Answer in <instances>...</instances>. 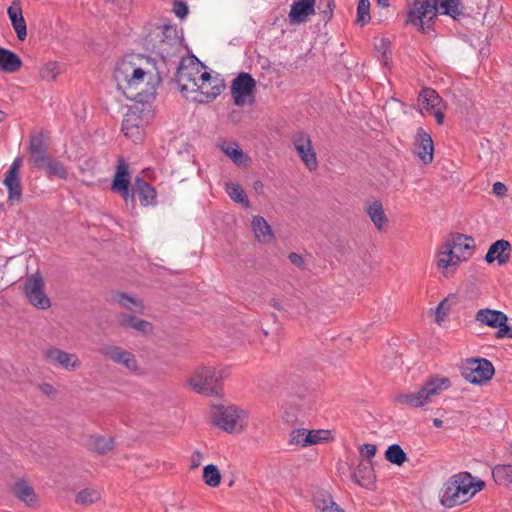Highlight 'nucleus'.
<instances>
[{
	"mask_svg": "<svg viewBox=\"0 0 512 512\" xmlns=\"http://www.w3.org/2000/svg\"><path fill=\"white\" fill-rule=\"evenodd\" d=\"M173 12L177 17L183 19L188 14V6L182 1L175 0L173 3Z\"/></svg>",
	"mask_w": 512,
	"mask_h": 512,
	"instance_id": "52",
	"label": "nucleus"
},
{
	"mask_svg": "<svg viewBox=\"0 0 512 512\" xmlns=\"http://www.w3.org/2000/svg\"><path fill=\"white\" fill-rule=\"evenodd\" d=\"M88 448L99 455H104L114 448V441L112 438L100 435L91 436L88 441Z\"/></svg>",
	"mask_w": 512,
	"mask_h": 512,
	"instance_id": "34",
	"label": "nucleus"
},
{
	"mask_svg": "<svg viewBox=\"0 0 512 512\" xmlns=\"http://www.w3.org/2000/svg\"><path fill=\"white\" fill-rule=\"evenodd\" d=\"M36 145V157L50 154L51 137L50 132L39 129L34 130V146Z\"/></svg>",
	"mask_w": 512,
	"mask_h": 512,
	"instance_id": "32",
	"label": "nucleus"
},
{
	"mask_svg": "<svg viewBox=\"0 0 512 512\" xmlns=\"http://www.w3.org/2000/svg\"><path fill=\"white\" fill-rule=\"evenodd\" d=\"M292 143L306 168L310 171L316 170L318 161L310 136L302 131L296 132L292 136Z\"/></svg>",
	"mask_w": 512,
	"mask_h": 512,
	"instance_id": "11",
	"label": "nucleus"
},
{
	"mask_svg": "<svg viewBox=\"0 0 512 512\" xmlns=\"http://www.w3.org/2000/svg\"><path fill=\"white\" fill-rule=\"evenodd\" d=\"M390 42L385 38H380L375 42V48L382 53V62L386 65L390 58L391 52L389 50Z\"/></svg>",
	"mask_w": 512,
	"mask_h": 512,
	"instance_id": "48",
	"label": "nucleus"
},
{
	"mask_svg": "<svg viewBox=\"0 0 512 512\" xmlns=\"http://www.w3.org/2000/svg\"><path fill=\"white\" fill-rule=\"evenodd\" d=\"M223 370H216L213 367H201L195 370L188 379V385L197 393L207 396H218L221 394V379L224 377Z\"/></svg>",
	"mask_w": 512,
	"mask_h": 512,
	"instance_id": "5",
	"label": "nucleus"
},
{
	"mask_svg": "<svg viewBox=\"0 0 512 512\" xmlns=\"http://www.w3.org/2000/svg\"><path fill=\"white\" fill-rule=\"evenodd\" d=\"M252 228L255 237L260 242H269L273 238V233L270 225L261 216H255L252 220Z\"/></svg>",
	"mask_w": 512,
	"mask_h": 512,
	"instance_id": "33",
	"label": "nucleus"
},
{
	"mask_svg": "<svg viewBox=\"0 0 512 512\" xmlns=\"http://www.w3.org/2000/svg\"><path fill=\"white\" fill-rule=\"evenodd\" d=\"M450 385L448 378H431L416 392L400 393L396 395L395 401L411 408L422 407L431 401V397L440 394Z\"/></svg>",
	"mask_w": 512,
	"mask_h": 512,
	"instance_id": "4",
	"label": "nucleus"
},
{
	"mask_svg": "<svg viewBox=\"0 0 512 512\" xmlns=\"http://www.w3.org/2000/svg\"><path fill=\"white\" fill-rule=\"evenodd\" d=\"M124 135L133 142L142 140L144 133V121L135 109H129L122 121Z\"/></svg>",
	"mask_w": 512,
	"mask_h": 512,
	"instance_id": "19",
	"label": "nucleus"
},
{
	"mask_svg": "<svg viewBox=\"0 0 512 512\" xmlns=\"http://www.w3.org/2000/svg\"><path fill=\"white\" fill-rule=\"evenodd\" d=\"M221 151L229 157L235 164L240 165L243 162L244 152L239 148L238 144L231 141H224L219 145Z\"/></svg>",
	"mask_w": 512,
	"mask_h": 512,
	"instance_id": "38",
	"label": "nucleus"
},
{
	"mask_svg": "<svg viewBox=\"0 0 512 512\" xmlns=\"http://www.w3.org/2000/svg\"><path fill=\"white\" fill-rule=\"evenodd\" d=\"M450 246L456 251V253L463 254L464 252L469 253V257L472 255V249L474 247V240L472 237L461 234L452 233L446 239Z\"/></svg>",
	"mask_w": 512,
	"mask_h": 512,
	"instance_id": "31",
	"label": "nucleus"
},
{
	"mask_svg": "<svg viewBox=\"0 0 512 512\" xmlns=\"http://www.w3.org/2000/svg\"><path fill=\"white\" fill-rule=\"evenodd\" d=\"M365 211L375 227L379 231H382L387 223V216L384 212L382 203L379 200H374L370 203H367L365 206Z\"/></svg>",
	"mask_w": 512,
	"mask_h": 512,
	"instance_id": "30",
	"label": "nucleus"
},
{
	"mask_svg": "<svg viewBox=\"0 0 512 512\" xmlns=\"http://www.w3.org/2000/svg\"><path fill=\"white\" fill-rule=\"evenodd\" d=\"M330 432L328 430H310L306 432L305 443L308 446L318 444L329 438Z\"/></svg>",
	"mask_w": 512,
	"mask_h": 512,
	"instance_id": "45",
	"label": "nucleus"
},
{
	"mask_svg": "<svg viewBox=\"0 0 512 512\" xmlns=\"http://www.w3.org/2000/svg\"><path fill=\"white\" fill-rule=\"evenodd\" d=\"M461 375L472 384H484L494 375L493 364L485 358L466 359L460 365Z\"/></svg>",
	"mask_w": 512,
	"mask_h": 512,
	"instance_id": "7",
	"label": "nucleus"
},
{
	"mask_svg": "<svg viewBox=\"0 0 512 512\" xmlns=\"http://www.w3.org/2000/svg\"><path fill=\"white\" fill-rule=\"evenodd\" d=\"M43 355L51 365L66 371H74L81 366V362L76 354L66 352L56 347L45 349Z\"/></svg>",
	"mask_w": 512,
	"mask_h": 512,
	"instance_id": "18",
	"label": "nucleus"
},
{
	"mask_svg": "<svg viewBox=\"0 0 512 512\" xmlns=\"http://www.w3.org/2000/svg\"><path fill=\"white\" fill-rule=\"evenodd\" d=\"M378 5L383 7V8H387L389 7V0H376Z\"/></svg>",
	"mask_w": 512,
	"mask_h": 512,
	"instance_id": "62",
	"label": "nucleus"
},
{
	"mask_svg": "<svg viewBox=\"0 0 512 512\" xmlns=\"http://www.w3.org/2000/svg\"><path fill=\"white\" fill-rule=\"evenodd\" d=\"M7 13L12 23V26L17 34V38L23 41L27 36V27L25 20L22 16L21 8L14 2L13 5H11L8 8Z\"/></svg>",
	"mask_w": 512,
	"mask_h": 512,
	"instance_id": "29",
	"label": "nucleus"
},
{
	"mask_svg": "<svg viewBox=\"0 0 512 512\" xmlns=\"http://www.w3.org/2000/svg\"><path fill=\"white\" fill-rule=\"evenodd\" d=\"M473 486V477L470 473L462 472L449 478L440 491L441 503L448 508L466 502Z\"/></svg>",
	"mask_w": 512,
	"mask_h": 512,
	"instance_id": "3",
	"label": "nucleus"
},
{
	"mask_svg": "<svg viewBox=\"0 0 512 512\" xmlns=\"http://www.w3.org/2000/svg\"><path fill=\"white\" fill-rule=\"evenodd\" d=\"M131 193H134V196H138L140 204L144 207L157 204L155 188L140 177L135 178Z\"/></svg>",
	"mask_w": 512,
	"mask_h": 512,
	"instance_id": "24",
	"label": "nucleus"
},
{
	"mask_svg": "<svg viewBox=\"0 0 512 512\" xmlns=\"http://www.w3.org/2000/svg\"><path fill=\"white\" fill-rule=\"evenodd\" d=\"M418 106L421 114H433L439 125L444 122V103L438 93L432 88H424L418 96Z\"/></svg>",
	"mask_w": 512,
	"mask_h": 512,
	"instance_id": "10",
	"label": "nucleus"
},
{
	"mask_svg": "<svg viewBox=\"0 0 512 512\" xmlns=\"http://www.w3.org/2000/svg\"><path fill=\"white\" fill-rule=\"evenodd\" d=\"M485 486V483L483 481H478L476 483H473L472 488L474 489L472 492H469L470 497L473 496L476 492L482 490Z\"/></svg>",
	"mask_w": 512,
	"mask_h": 512,
	"instance_id": "58",
	"label": "nucleus"
},
{
	"mask_svg": "<svg viewBox=\"0 0 512 512\" xmlns=\"http://www.w3.org/2000/svg\"><path fill=\"white\" fill-rule=\"evenodd\" d=\"M325 512H344L343 509H341L337 504L335 506H332L331 509L325 511Z\"/></svg>",
	"mask_w": 512,
	"mask_h": 512,
	"instance_id": "64",
	"label": "nucleus"
},
{
	"mask_svg": "<svg viewBox=\"0 0 512 512\" xmlns=\"http://www.w3.org/2000/svg\"><path fill=\"white\" fill-rule=\"evenodd\" d=\"M34 307L42 310L51 307V301L44 291L34 292Z\"/></svg>",
	"mask_w": 512,
	"mask_h": 512,
	"instance_id": "47",
	"label": "nucleus"
},
{
	"mask_svg": "<svg viewBox=\"0 0 512 512\" xmlns=\"http://www.w3.org/2000/svg\"><path fill=\"white\" fill-rule=\"evenodd\" d=\"M288 259L290 260V262L293 265L297 266L298 268H304V266H305V261H304L303 257L297 253H294V252L290 253L288 255Z\"/></svg>",
	"mask_w": 512,
	"mask_h": 512,
	"instance_id": "55",
	"label": "nucleus"
},
{
	"mask_svg": "<svg viewBox=\"0 0 512 512\" xmlns=\"http://www.w3.org/2000/svg\"><path fill=\"white\" fill-rule=\"evenodd\" d=\"M476 321L492 328H498L496 337L498 339L507 337L511 333V327L507 326L508 317L499 310L480 309L475 316Z\"/></svg>",
	"mask_w": 512,
	"mask_h": 512,
	"instance_id": "12",
	"label": "nucleus"
},
{
	"mask_svg": "<svg viewBox=\"0 0 512 512\" xmlns=\"http://www.w3.org/2000/svg\"><path fill=\"white\" fill-rule=\"evenodd\" d=\"M440 10L453 19L464 14L461 0H415L407 13L406 24H412L423 33H428Z\"/></svg>",
	"mask_w": 512,
	"mask_h": 512,
	"instance_id": "2",
	"label": "nucleus"
},
{
	"mask_svg": "<svg viewBox=\"0 0 512 512\" xmlns=\"http://www.w3.org/2000/svg\"><path fill=\"white\" fill-rule=\"evenodd\" d=\"M203 479L206 485L210 487H217L221 481V475L218 468L213 465H207L203 469Z\"/></svg>",
	"mask_w": 512,
	"mask_h": 512,
	"instance_id": "42",
	"label": "nucleus"
},
{
	"mask_svg": "<svg viewBox=\"0 0 512 512\" xmlns=\"http://www.w3.org/2000/svg\"><path fill=\"white\" fill-rule=\"evenodd\" d=\"M376 446L374 444H364L360 448V453L367 459L366 462H371L370 459L376 454Z\"/></svg>",
	"mask_w": 512,
	"mask_h": 512,
	"instance_id": "53",
	"label": "nucleus"
},
{
	"mask_svg": "<svg viewBox=\"0 0 512 512\" xmlns=\"http://www.w3.org/2000/svg\"><path fill=\"white\" fill-rule=\"evenodd\" d=\"M256 88V81L251 74L241 72L233 79L231 94L235 105L241 107L247 102V98L253 96Z\"/></svg>",
	"mask_w": 512,
	"mask_h": 512,
	"instance_id": "14",
	"label": "nucleus"
},
{
	"mask_svg": "<svg viewBox=\"0 0 512 512\" xmlns=\"http://www.w3.org/2000/svg\"><path fill=\"white\" fill-rule=\"evenodd\" d=\"M24 294L28 302L32 304V276L26 275Z\"/></svg>",
	"mask_w": 512,
	"mask_h": 512,
	"instance_id": "54",
	"label": "nucleus"
},
{
	"mask_svg": "<svg viewBox=\"0 0 512 512\" xmlns=\"http://www.w3.org/2000/svg\"><path fill=\"white\" fill-rule=\"evenodd\" d=\"M114 78L126 98L138 103L148 102L161 82L154 60L141 54L121 58L116 63Z\"/></svg>",
	"mask_w": 512,
	"mask_h": 512,
	"instance_id": "1",
	"label": "nucleus"
},
{
	"mask_svg": "<svg viewBox=\"0 0 512 512\" xmlns=\"http://www.w3.org/2000/svg\"><path fill=\"white\" fill-rule=\"evenodd\" d=\"M34 168L42 171L49 179H62L68 178V170L66 166L51 153L45 156L36 157V147L34 148Z\"/></svg>",
	"mask_w": 512,
	"mask_h": 512,
	"instance_id": "13",
	"label": "nucleus"
},
{
	"mask_svg": "<svg viewBox=\"0 0 512 512\" xmlns=\"http://www.w3.org/2000/svg\"><path fill=\"white\" fill-rule=\"evenodd\" d=\"M512 246L509 241L500 239L495 241L488 249L485 256L487 263L497 261L498 265H505L510 259Z\"/></svg>",
	"mask_w": 512,
	"mask_h": 512,
	"instance_id": "23",
	"label": "nucleus"
},
{
	"mask_svg": "<svg viewBox=\"0 0 512 512\" xmlns=\"http://www.w3.org/2000/svg\"><path fill=\"white\" fill-rule=\"evenodd\" d=\"M353 478L360 486L370 489L375 482V474L371 462L360 463L354 471Z\"/></svg>",
	"mask_w": 512,
	"mask_h": 512,
	"instance_id": "28",
	"label": "nucleus"
},
{
	"mask_svg": "<svg viewBox=\"0 0 512 512\" xmlns=\"http://www.w3.org/2000/svg\"><path fill=\"white\" fill-rule=\"evenodd\" d=\"M26 144H27V150L29 152H32V136H28V138L26 139Z\"/></svg>",
	"mask_w": 512,
	"mask_h": 512,
	"instance_id": "63",
	"label": "nucleus"
},
{
	"mask_svg": "<svg viewBox=\"0 0 512 512\" xmlns=\"http://www.w3.org/2000/svg\"><path fill=\"white\" fill-rule=\"evenodd\" d=\"M156 32V37L160 38L161 43H167L171 46L179 45L176 27L164 24L162 26L157 27Z\"/></svg>",
	"mask_w": 512,
	"mask_h": 512,
	"instance_id": "36",
	"label": "nucleus"
},
{
	"mask_svg": "<svg viewBox=\"0 0 512 512\" xmlns=\"http://www.w3.org/2000/svg\"><path fill=\"white\" fill-rule=\"evenodd\" d=\"M316 0H297L291 5L288 14L291 25L301 24L307 21L310 15L315 14Z\"/></svg>",
	"mask_w": 512,
	"mask_h": 512,
	"instance_id": "21",
	"label": "nucleus"
},
{
	"mask_svg": "<svg viewBox=\"0 0 512 512\" xmlns=\"http://www.w3.org/2000/svg\"><path fill=\"white\" fill-rule=\"evenodd\" d=\"M98 353L105 359L112 361L115 364L121 365L129 372L136 373L139 371V364L136 356L124 348L110 344L103 343L98 348Z\"/></svg>",
	"mask_w": 512,
	"mask_h": 512,
	"instance_id": "9",
	"label": "nucleus"
},
{
	"mask_svg": "<svg viewBox=\"0 0 512 512\" xmlns=\"http://www.w3.org/2000/svg\"><path fill=\"white\" fill-rule=\"evenodd\" d=\"M15 495L28 506L31 505L32 501V488L24 481L18 480L14 486Z\"/></svg>",
	"mask_w": 512,
	"mask_h": 512,
	"instance_id": "43",
	"label": "nucleus"
},
{
	"mask_svg": "<svg viewBox=\"0 0 512 512\" xmlns=\"http://www.w3.org/2000/svg\"><path fill=\"white\" fill-rule=\"evenodd\" d=\"M112 301L118 303L122 308L134 312L143 314L144 312V303L141 299L132 297L124 292L115 291L111 294Z\"/></svg>",
	"mask_w": 512,
	"mask_h": 512,
	"instance_id": "26",
	"label": "nucleus"
},
{
	"mask_svg": "<svg viewBox=\"0 0 512 512\" xmlns=\"http://www.w3.org/2000/svg\"><path fill=\"white\" fill-rule=\"evenodd\" d=\"M226 192L229 195V197L234 200L237 203H240L244 205L245 207H249V200L244 192V190L241 188L239 184L236 183H227L226 184Z\"/></svg>",
	"mask_w": 512,
	"mask_h": 512,
	"instance_id": "41",
	"label": "nucleus"
},
{
	"mask_svg": "<svg viewBox=\"0 0 512 512\" xmlns=\"http://www.w3.org/2000/svg\"><path fill=\"white\" fill-rule=\"evenodd\" d=\"M65 71V64L59 62H48L40 68L39 75L42 80L53 81Z\"/></svg>",
	"mask_w": 512,
	"mask_h": 512,
	"instance_id": "37",
	"label": "nucleus"
},
{
	"mask_svg": "<svg viewBox=\"0 0 512 512\" xmlns=\"http://www.w3.org/2000/svg\"><path fill=\"white\" fill-rule=\"evenodd\" d=\"M414 152L424 164H429L433 161V141L430 134H428L422 127L417 129Z\"/></svg>",
	"mask_w": 512,
	"mask_h": 512,
	"instance_id": "22",
	"label": "nucleus"
},
{
	"mask_svg": "<svg viewBox=\"0 0 512 512\" xmlns=\"http://www.w3.org/2000/svg\"><path fill=\"white\" fill-rule=\"evenodd\" d=\"M271 305H272L274 308L278 309V310H281V309H282V306H281L280 301H279L278 299L273 298V299L271 300Z\"/></svg>",
	"mask_w": 512,
	"mask_h": 512,
	"instance_id": "61",
	"label": "nucleus"
},
{
	"mask_svg": "<svg viewBox=\"0 0 512 512\" xmlns=\"http://www.w3.org/2000/svg\"><path fill=\"white\" fill-rule=\"evenodd\" d=\"M22 66V60L13 51L0 47V71L15 73Z\"/></svg>",
	"mask_w": 512,
	"mask_h": 512,
	"instance_id": "27",
	"label": "nucleus"
},
{
	"mask_svg": "<svg viewBox=\"0 0 512 512\" xmlns=\"http://www.w3.org/2000/svg\"><path fill=\"white\" fill-rule=\"evenodd\" d=\"M492 476L498 485L508 486L512 483V465H496L492 470Z\"/></svg>",
	"mask_w": 512,
	"mask_h": 512,
	"instance_id": "35",
	"label": "nucleus"
},
{
	"mask_svg": "<svg viewBox=\"0 0 512 512\" xmlns=\"http://www.w3.org/2000/svg\"><path fill=\"white\" fill-rule=\"evenodd\" d=\"M199 73V64L194 62L186 66L184 60H182L177 68L176 81L181 93L187 99H191L193 95L198 96L200 89H204V87L198 83Z\"/></svg>",
	"mask_w": 512,
	"mask_h": 512,
	"instance_id": "8",
	"label": "nucleus"
},
{
	"mask_svg": "<svg viewBox=\"0 0 512 512\" xmlns=\"http://www.w3.org/2000/svg\"><path fill=\"white\" fill-rule=\"evenodd\" d=\"M36 283V292L44 291V281L41 274L37 271L34 273V284Z\"/></svg>",
	"mask_w": 512,
	"mask_h": 512,
	"instance_id": "57",
	"label": "nucleus"
},
{
	"mask_svg": "<svg viewBox=\"0 0 512 512\" xmlns=\"http://www.w3.org/2000/svg\"><path fill=\"white\" fill-rule=\"evenodd\" d=\"M212 422L228 433H239L247 425V413L235 406L214 405Z\"/></svg>",
	"mask_w": 512,
	"mask_h": 512,
	"instance_id": "6",
	"label": "nucleus"
},
{
	"mask_svg": "<svg viewBox=\"0 0 512 512\" xmlns=\"http://www.w3.org/2000/svg\"><path fill=\"white\" fill-rule=\"evenodd\" d=\"M117 323L122 328H131L141 334L148 335L153 332V325L149 321L137 318L131 313L121 312L116 316Z\"/></svg>",
	"mask_w": 512,
	"mask_h": 512,
	"instance_id": "25",
	"label": "nucleus"
},
{
	"mask_svg": "<svg viewBox=\"0 0 512 512\" xmlns=\"http://www.w3.org/2000/svg\"><path fill=\"white\" fill-rule=\"evenodd\" d=\"M38 388L42 394L47 396L49 399H55L58 395L57 389L49 383L39 384Z\"/></svg>",
	"mask_w": 512,
	"mask_h": 512,
	"instance_id": "51",
	"label": "nucleus"
},
{
	"mask_svg": "<svg viewBox=\"0 0 512 512\" xmlns=\"http://www.w3.org/2000/svg\"><path fill=\"white\" fill-rule=\"evenodd\" d=\"M22 165L21 158H16L8 171L4 179V185L8 189V201L14 202L21 199L22 191L20 187V179L18 177L19 169Z\"/></svg>",
	"mask_w": 512,
	"mask_h": 512,
	"instance_id": "20",
	"label": "nucleus"
},
{
	"mask_svg": "<svg viewBox=\"0 0 512 512\" xmlns=\"http://www.w3.org/2000/svg\"><path fill=\"white\" fill-rule=\"evenodd\" d=\"M198 83L199 85H202L204 89H200L197 95H193L191 97V100L197 101V102H204V97L206 98V101H212L217 96H219L222 92V90L225 87L224 81L218 77H212L209 72H203L200 75H198Z\"/></svg>",
	"mask_w": 512,
	"mask_h": 512,
	"instance_id": "15",
	"label": "nucleus"
},
{
	"mask_svg": "<svg viewBox=\"0 0 512 512\" xmlns=\"http://www.w3.org/2000/svg\"><path fill=\"white\" fill-rule=\"evenodd\" d=\"M202 454L199 451H194L192 454V463H200Z\"/></svg>",
	"mask_w": 512,
	"mask_h": 512,
	"instance_id": "59",
	"label": "nucleus"
},
{
	"mask_svg": "<svg viewBox=\"0 0 512 512\" xmlns=\"http://www.w3.org/2000/svg\"><path fill=\"white\" fill-rule=\"evenodd\" d=\"M507 191L506 186L501 182H495L493 184V193L497 196H503L505 195Z\"/></svg>",
	"mask_w": 512,
	"mask_h": 512,
	"instance_id": "56",
	"label": "nucleus"
},
{
	"mask_svg": "<svg viewBox=\"0 0 512 512\" xmlns=\"http://www.w3.org/2000/svg\"><path fill=\"white\" fill-rule=\"evenodd\" d=\"M254 189L256 190L257 193H262L264 189L263 183L261 181H255Z\"/></svg>",
	"mask_w": 512,
	"mask_h": 512,
	"instance_id": "60",
	"label": "nucleus"
},
{
	"mask_svg": "<svg viewBox=\"0 0 512 512\" xmlns=\"http://www.w3.org/2000/svg\"><path fill=\"white\" fill-rule=\"evenodd\" d=\"M315 506L318 510H321V512H325L332 508V506H335L336 503L332 500L330 496H327L326 498H320L316 497L314 499Z\"/></svg>",
	"mask_w": 512,
	"mask_h": 512,
	"instance_id": "50",
	"label": "nucleus"
},
{
	"mask_svg": "<svg viewBox=\"0 0 512 512\" xmlns=\"http://www.w3.org/2000/svg\"><path fill=\"white\" fill-rule=\"evenodd\" d=\"M469 258V253L464 252L463 254L456 253V251L450 246V243L445 241L438 250L437 253V266L442 269V273L445 277H449L453 271L451 267H456L462 261H466Z\"/></svg>",
	"mask_w": 512,
	"mask_h": 512,
	"instance_id": "16",
	"label": "nucleus"
},
{
	"mask_svg": "<svg viewBox=\"0 0 512 512\" xmlns=\"http://www.w3.org/2000/svg\"><path fill=\"white\" fill-rule=\"evenodd\" d=\"M335 8L334 0H320L318 9L321 19L328 22L333 16V10Z\"/></svg>",
	"mask_w": 512,
	"mask_h": 512,
	"instance_id": "46",
	"label": "nucleus"
},
{
	"mask_svg": "<svg viewBox=\"0 0 512 512\" xmlns=\"http://www.w3.org/2000/svg\"><path fill=\"white\" fill-rule=\"evenodd\" d=\"M101 499V493L94 488H85L81 490L75 498V502L79 505L88 506Z\"/></svg>",
	"mask_w": 512,
	"mask_h": 512,
	"instance_id": "40",
	"label": "nucleus"
},
{
	"mask_svg": "<svg viewBox=\"0 0 512 512\" xmlns=\"http://www.w3.org/2000/svg\"><path fill=\"white\" fill-rule=\"evenodd\" d=\"M307 429H295L290 434L289 443L292 445H300L301 447H307L305 443V435Z\"/></svg>",
	"mask_w": 512,
	"mask_h": 512,
	"instance_id": "49",
	"label": "nucleus"
},
{
	"mask_svg": "<svg viewBox=\"0 0 512 512\" xmlns=\"http://www.w3.org/2000/svg\"><path fill=\"white\" fill-rule=\"evenodd\" d=\"M111 189L113 192L120 194L127 204L130 202L134 206V193H131L132 189H130L128 165L123 159L118 160Z\"/></svg>",
	"mask_w": 512,
	"mask_h": 512,
	"instance_id": "17",
	"label": "nucleus"
},
{
	"mask_svg": "<svg viewBox=\"0 0 512 512\" xmlns=\"http://www.w3.org/2000/svg\"><path fill=\"white\" fill-rule=\"evenodd\" d=\"M385 458L392 464L401 466L407 461V455L398 444L390 445L385 451Z\"/></svg>",
	"mask_w": 512,
	"mask_h": 512,
	"instance_id": "39",
	"label": "nucleus"
},
{
	"mask_svg": "<svg viewBox=\"0 0 512 512\" xmlns=\"http://www.w3.org/2000/svg\"><path fill=\"white\" fill-rule=\"evenodd\" d=\"M370 1L369 0H359L357 6V18L356 22L361 26H364L370 21Z\"/></svg>",
	"mask_w": 512,
	"mask_h": 512,
	"instance_id": "44",
	"label": "nucleus"
}]
</instances>
